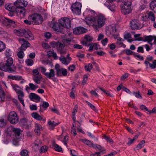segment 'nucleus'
I'll return each mask as SVG.
<instances>
[{"label": "nucleus", "instance_id": "obj_63", "mask_svg": "<svg viewBox=\"0 0 156 156\" xmlns=\"http://www.w3.org/2000/svg\"><path fill=\"white\" fill-rule=\"evenodd\" d=\"M85 68L87 71H90L92 69V64L90 63L88 65L85 66Z\"/></svg>", "mask_w": 156, "mask_h": 156}, {"label": "nucleus", "instance_id": "obj_19", "mask_svg": "<svg viewBox=\"0 0 156 156\" xmlns=\"http://www.w3.org/2000/svg\"><path fill=\"white\" fill-rule=\"evenodd\" d=\"M17 6L16 3L13 4H8L5 5V8L9 11L11 12L15 11Z\"/></svg>", "mask_w": 156, "mask_h": 156}, {"label": "nucleus", "instance_id": "obj_22", "mask_svg": "<svg viewBox=\"0 0 156 156\" xmlns=\"http://www.w3.org/2000/svg\"><path fill=\"white\" fill-rule=\"evenodd\" d=\"M142 17L145 19L148 18L153 21H154L155 20L154 14L153 12H149L145 15H143V16H142Z\"/></svg>", "mask_w": 156, "mask_h": 156}, {"label": "nucleus", "instance_id": "obj_64", "mask_svg": "<svg viewBox=\"0 0 156 156\" xmlns=\"http://www.w3.org/2000/svg\"><path fill=\"white\" fill-rule=\"evenodd\" d=\"M44 36L47 39L50 38L51 36V34L49 32H46L44 33Z\"/></svg>", "mask_w": 156, "mask_h": 156}, {"label": "nucleus", "instance_id": "obj_4", "mask_svg": "<svg viewBox=\"0 0 156 156\" xmlns=\"http://www.w3.org/2000/svg\"><path fill=\"white\" fill-rule=\"evenodd\" d=\"M16 33L17 36H23L25 37L29 40H32L34 39V35L28 29H22L19 30H16Z\"/></svg>", "mask_w": 156, "mask_h": 156}, {"label": "nucleus", "instance_id": "obj_18", "mask_svg": "<svg viewBox=\"0 0 156 156\" xmlns=\"http://www.w3.org/2000/svg\"><path fill=\"white\" fill-rule=\"evenodd\" d=\"M83 15L85 17L89 16H95L97 14L95 13V12L92 10L89 9H87L83 13Z\"/></svg>", "mask_w": 156, "mask_h": 156}, {"label": "nucleus", "instance_id": "obj_58", "mask_svg": "<svg viewBox=\"0 0 156 156\" xmlns=\"http://www.w3.org/2000/svg\"><path fill=\"white\" fill-rule=\"evenodd\" d=\"M5 94L4 92L1 89L0 90V98L2 101H3L5 98Z\"/></svg>", "mask_w": 156, "mask_h": 156}, {"label": "nucleus", "instance_id": "obj_46", "mask_svg": "<svg viewBox=\"0 0 156 156\" xmlns=\"http://www.w3.org/2000/svg\"><path fill=\"white\" fill-rule=\"evenodd\" d=\"M4 54L6 56L9 57L11 56L13 53L10 49L7 48L4 52Z\"/></svg>", "mask_w": 156, "mask_h": 156}, {"label": "nucleus", "instance_id": "obj_25", "mask_svg": "<svg viewBox=\"0 0 156 156\" xmlns=\"http://www.w3.org/2000/svg\"><path fill=\"white\" fill-rule=\"evenodd\" d=\"M67 73L66 69L61 68L57 72L56 74L58 76H66L67 75Z\"/></svg>", "mask_w": 156, "mask_h": 156}, {"label": "nucleus", "instance_id": "obj_44", "mask_svg": "<svg viewBox=\"0 0 156 156\" xmlns=\"http://www.w3.org/2000/svg\"><path fill=\"white\" fill-rule=\"evenodd\" d=\"M154 39V37L153 36H145L144 37V40L143 41H147L149 43H150Z\"/></svg>", "mask_w": 156, "mask_h": 156}, {"label": "nucleus", "instance_id": "obj_54", "mask_svg": "<svg viewBox=\"0 0 156 156\" xmlns=\"http://www.w3.org/2000/svg\"><path fill=\"white\" fill-rule=\"evenodd\" d=\"M39 69L41 71V73L45 76L47 73V69L43 66H40L39 67Z\"/></svg>", "mask_w": 156, "mask_h": 156}, {"label": "nucleus", "instance_id": "obj_7", "mask_svg": "<svg viewBox=\"0 0 156 156\" xmlns=\"http://www.w3.org/2000/svg\"><path fill=\"white\" fill-rule=\"evenodd\" d=\"M58 22L59 25L64 27L67 29L71 27L70 20L67 17L61 18L58 20Z\"/></svg>", "mask_w": 156, "mask_h": 156}, {"label": "nucleus", "instance_id": "obj_53", "mask_svg": "<svg viewBox=\"0 0 156 156\" xmlns=\"http://www.w3.org/2000/svg\"><path fill=\"white\" fill-rule=\"evenodd\" d=\"M5 48V45L3 42L0 41V52L3 51Z\"/></svg>", "mask_w": 156, "mask_h": 156}, {"label": "nucleus", "instance_id": "obj_62", "mask_svg": "<svg viewBox=\"0 0 156 156\" xmlns=\"http://www.w3.org/2000/svg\"><path fill=\"white\" fill-rule=\"evenodd\" d=\"M58 42L52 41L50 43V45L53 48H57Z\"/></svg>", "mask_w": 156, "mask_h": 156}, {"label": "nucleus", "instance_id": "obj_34", "mask_svg": "<svg viewBox=\"0 0 156 156\" xmlns=\"http://www.w3.org/2000/svg\"><path fill=\"white\" fill-rule=\"evenodd\" d=\"M80 141L85 144L87 145L89 147H92L93 144L90 140L86 139H81L80 140Z\"/></svg>", "mask_w": 156, "mask_h": 156}, {"label": "nucleus", "instance_id": "obj_21", "mask_svg": "<svg viewBox=\"0 0 156 156\" xmlns=\"http://www.w3.org/2000/svg\"><path fill=\"white\" fill-rule=\"evenodd\" d=\"M29 97L31 100L36 102H39L41 99L40 97L36 94L31 93L30 94Z\"/></svg>", "mask_w": 156, "mask_h": 156}, {"label": "nucleus", "instance_id": "obj_11", "mask_svg": "<svg viewBox=\"0 0 156 156\" xmlns=\"http://www.w3.org/2000/svg\"><path fill=\"white\" fill-rule=\"evenodd\" d=\"M20 43L21 44L20 48L21 50H25L28 47L30 46V44L25 39L22 38H20L18 39Z\"/></svg>", "mask_w": 156, "mask_h": 156}, {"label": "nucleus", "instance_id": "obj_30", "mask_svg": "<svg viewBox=\"0 0 156 156\" xmlns=\"http://www.w3.org/2000/svg\"><path fill=\"white\" fill-rule=\"evenodd\" d=\"M42 78V77L41 74H40L37 76H33V77L34 81L37 84L40 83Z\"/></svg>", "mask_w": 156, "mask_h": 156}, {"label": "nucleus", "instance_id": "obj_61", "mask_svg": "<svg viewBox=\"0 0 156 156\" xmlns=\"http://www.w3.org/2000/svg\"><path fill=\"white\" fill-rule=\"evenodd\" d=\"M85 39L88 42L91 41H92V37L89 35H86L84 37Z\"/></svg>", "mask_w": 156, "mask_h": 156}, {"label": "nucleus", "instance_id": "obj_1", "mask_svg": "<svg viewBox=\"0 0 156 156\" xmlns=\"http://www.w3.org/2000/svg\"><path fill=\"white\" fill-rule=\"evenodd\" d=\"M16 3L17 5L15 10L18 16L21 18H23L25 16L26 12V10L24 7L27 5L28 3L23 0H17L15 2V4Z\"/></svg>", "mask_w": 156, "mask_h": 156}, {"label": "nucleus", "instance_id": "obj_37", "mask_svg": "<svg viewBox=\"0 0 156 156\" xmlns=\"http://www.w3.org/2000/svg\"><path fill=\"white\" fill-rule=\"evenodd\" d=\"M32 116L37 120H41L43 119L42 116L39 115L36 112H33L31 114Z\"/></svg>", "mask_w": 156, "mask_h": 156}, {"label": "nucleus", "instance_id": "obj_10", "mask_svg": "<svg viewBox=\"0 0 156 156\" xmlns=\"http://www.w3.org/2000/svg\"><path fill=\"white\" fill-rule=\"evenodd\" d=\"M81 4L76 2L72 5L71 9L73 12L76 15H79L81 13Z\"/></svg>", "mask_w": 156, "mask_h": 156}, {"label": "nucleus", "instance_id": "obj_49", "mask_svg": "<svg viewBox=\"0 0 156 156\" xmlns=\"http://www.w3.org/2000/svg\"><path fill=\"white\" fill-rule=\"evenodd\" d=\"M30 87V89L32 90H35L38 87V86L35 85L32 83H30L29 84Z\"/></svg>", "mask_w": 156, "mask_h": 156}, {"label": "nucleus", "instance_id": "obj_31", "mask_svg": "<svg viewBox=\"0 0 156 156\" xmlns=\"http://www.w3.org/2000/svg\"><path fill=\"white\" fill-rule=\"evenodd\" d=\"M35 131L37 135H39L41 133V131L42 129V127L40 124L35 123Z\"/></svg>", "mask_w": 156, "mask_h": 156}, {"label": "nucleus", "instance_id": "obj_40", "mask_svg": "<svg viewBox=\"0 0 156 156\" xmlns=\"http://www.w3.org/2000/svg\"><path fill=\"white\" fill-rule=\"evenodd\" d=\"M92 147L95 149L97 148L98 151H101V152H104L105 151V149L103 147H102L99 145L98 144H93Z\"/></svg>", "mask_w": 156, "mask_h": 156}, {"label": "nucleus", "instance_id": "obj_48", "mask_svg": "<svg viewBox=\"0 0 156 156\" xmlns=\"http://www.w3.org/2000/svg\"><path fill=\"white\" fill-rule=\"evenodd\" d=\"M25 62L26 64L28 66H32L34 63L33 60L28 58L26 60Z\"/></svg>", "mask_w": 156, "mask_h": 156}, {"label": "nucleus", "instance_id": "obj_6", "mask_svg": "<svg viewBox=\"0 0 156 156\" xmlns=\"http://www.w3.org/2000/svg\"><path fill=\"white\" fill-rule=\"evenodd\" d=\"M131 4V3L130 2H125L122 7V13L124 14H128L130 13L132 10Z\"/></svg>", "mask_w": 156, "mask_h": 156}, {"label": "nucleus", "instance_id": "obj_52", "mask_svg": "<svg viewBox=\"0 0 156 156\" xmlns=\"http://www.w3.org/2000/svg\"><path fill=\"white\" fill-rule=\"evenodd\" d=\"M28 152L26 149H23L20 152V154L22 156H27L28 155Z\"/></svg>", "mask_w": 156, "mask_h": 156}, {"label": "nucleus", "instance_id": "obj_36", "mask_svg": "<svg viewBox=\"0 0 156 156\" xmlns=\"http://www.w3.org/2000/svg\"><path fill=\"white\" fill-rule=\"evenodd\" d=\"M12 86L13 89L16 91L17 94L23 92L21 90V88L16 84H12Z\"/></svg>", "mask_w": 156, "mask_h": 156}, {"label": "nucleus", "instance_id": "obj_39", "mask_svg": "<svg viewBox=\"0 0 156 156\" xmlns=\"http://www.w3.org/2000/svg\"><path fill=\"white\" fill-rule=\"evenodd\" d=\"M72 33H69L67 34H64L62 36V38L63 39L66 41H70L72 39V38L71 37Z\"/></svg>", "mask_w": 156, "mask_h": 156}, {"label": "nucleus", "instance_id": "obj_55", "mask_svg": "<svg viewBox=\"0 0 156 156\" xmlns=\"http://www.w3.org/2000/svg\"><path fill=\"white\" fill-rule=\"evenodd\" d=\"M132 94L134 95L135 97H136L137 98H138L140 99H141L142 98V97L140 95V92L139 91L138 92H133L132 93H131V95Z\"/></svg>", "mask_w": 156, "mask_h": 156}, {"label": "nucleus", "instance_id": "obj_35", "mask_svg": "<svg viewBox=\"0 0 156 156\" xmlns=\"http://www.w3.org/2000/svg\"><path fill=\"white\" fill-rule=\"evenodd\" d=\"M13 138L12 140V144L14 145L18 146L19 145L20 141V139L19 136L18 137L16 136H13Z\"/></svg>", "mask_w": 156, "mask_h": 156}, {"label": "nucleus", "instance_id": "obj_12", "mask_svg": "<svg viewBox=\"0 0 156 156\" xmlns=\"http://www.w3.org/2000/svg\"><path fill=\"white\" fill-rule=\"evenodd\" d=\"M7 131L10 132V135L12 133H14L15 135L13 136H19L20 133V130L19 128H13L12 126L9 127L6 129Z\"/></svg>", "mask_w": 156, "mask_h": 156}, {"label": "nucleus", "instance_id": "obj_38", "mask_svg": "<svg viewBox=\"0 0 156 156\" xmlns=\"http://www.w3.org/2000/svg\"><path fill=\"white\" fill-rule=\"evenodd\" d=\"M151 9L156 12V0H152L150 3Z\"/></svg>", "mask_w": 156, "mask_h": 156}, {"label": "nucleus", "instance_id": "obj_51", "mask_svg": "<svg viewBox=\"0 0 156 156\" xmlns=\"http://www.w3.org/2000/svg\"><path fill=\"white\" fill-rule=\"evenodd\" d=\"M124 38L125 39L128 40V41L129 42H131L132 41L131 40L130 38H131V34H126L124 35Z\"/></svg>", "mask_w": 156, "mask_h": 156}, {"label": "nucleus", "instance_id": "obj_57", "mask_svg": "<svg viewBox=\"0 0 156 156\" xmlns=\"http://www.w3.org/2000/svg\"><path fill=\"white\" fill-rule=\"evenodd\" d=\"M134 55V57L138 60H142L144 59L143 57L138 53Z\"/></svg>", "mask_w": 156, "mask_h": 156}, {"label": "nucleus", "instance_id": "obj_33", "mask_svg": "<svg viewBox=\"0 0 156 156\" xmlns=\"http://www.w3.org/2000/svg\"><path fill=\"white\" fill-rule=\"evenodd\" d=\"M30 121L25 118L21 119L20 121V124L22 126H28L30 124Z\"/></svg>", "mask_w": 156, "mask_h": 156}, {"label": "nucleus", "instance_id": "obj_5", "mask_svg": "<svg viewBox=\"0 0 156 156\" xmlns=\"http://www.w3.org/2000/svg\"><path fill=\"white\" fill-rule=\"evenodd\" d=\"M28 19L30 20L33 24H41L42 22V18L41 16L37 13L30 15L28 17Z\"/></svg>", "mask_w": 156, "mask_h": 156}, {"label": "nucleus", "instance_id": "obj_23", "mask_svg": "<svg viewBox=\"0 0 156 156\" xmlns=\"http://www.w3.org/2000/svg\"><path fill=\"white\" fill-rule=\"evenodd\" d=\"M104 5L112 11H114L115 10L116 6L112 3L106 2Z\"/></svg>", "mask_w": 156, "mask_h": 156}, {"label": "nucleus", "instance_id": "obj_20", "mask_svg": "<svg viewBox=\"0 0 156 156\" xmlns=\"http://www.w3.org/2000/svg\"><path fill=\"white\" fill-rule=\"evenodd\" d=\"M86 29L83 27H79L74 28L73 30V33L76 35H79L85 33Z\"/></svg>", "mask_w": 156, "mask_h": 156}, {"label": "nucleus", "instance_id": "obj_32", "mask_svg": "<svg viewBox=\"0 0 156 156\" xmlns=\"http://www.w3.org/2000/svg\"><path fill=\"white\" fill-rule=\"evenodd\" d=\"M17 56L19 58L18 60L20 63H22L23 62L24 60L23 58L24 56V54L23 51H20L17 53Z\"/></svg>", "mask_w": 156, "mask_h": 156}, {"label": "nucleus", "instance_id": "obj_17", "mask_svg": "<svg viewBox=\"0 0 156 156\" xmlns=\"http://www.w3.org/2000/svg\"><path fill=\"white\" fill-rule=\"evenodd\" d=\"M49 26L55 32H58L61 31L60 27L57 23L51 22Z\"/></svg>", "mask_w": 156, "mask_h": 156}, {"label": "nucleus", "instance_id": "obj_13", "mask_svg": "<svg viewBox=\"0 0 156 156\" xmlns=\"http://www.w3.org/2000/svg\"><path fill=\"white\" fill-rule=\"evenodd\" d=\"M89 16L85 17V22L88 25H91L93 27V24L96 23V16Z\"/></svg>", "mask_w": 156, "mask_h": 156}, {"label": "nucleus", "instance_id": "obj_2", "mask_svg": "<svg viewBox=\"0 0 156 156\" xmlns=\"http://www.w3.org/2000/svg\"><path fill=\"white\" fill-rule=\"evenodd\" d=\"M106 18L103 14H99L96 16V23L93 24V27L96 31H98V28L101 27L105 24Z\"/></svg>", "mask_w": 156, "mask_h": 156}, {"label": "nucleus", "instance_id": "obj_9", "mask_svg": "<svg viewBox=\"0 0 156 156\" xmlns=\"http://www.w3.org/2000/svg\"><path fill=\"white\" fill-rule=\"evenodd\" d=\"M130 25L131 29L134 30L140 29L143 27V25L137 20H132L130 23Z\"/></svg>", "mask_w": 156, "mask_h": 156}, {"label": "nucleus", "instance_id": "obj_28", "mask_svg": "<svg viewBox=\"0 0 156 156\" xmlns=\"http://www.w3.org/2000/svg\"><path fill=\"white\" fill-rule=\"evenodd\" d=\"M64 47V45L63 44L58 42L57 48L58 51L61 54H65L66 53V51L63 49Z\"/></svg>", "mask_w": 156, "mask_h": 156}, {"label": "nucleus", "instance_id": "obj_42", "mask_svg": "<svg viewBox=\"0 0 156 156\" xmlns=\"http://www.w3.org/2000/svg\"><path fill=\"white\" fill-rule=\"evenodd\" d=\"M145 145V142L142 140L134 148L135 150H138L143 147Z\"/></svg>", "mask_w": 156, "mask_h": 156}, {"label": "nucleus", "instance_id": "obj_41", "mask_svg": "<svg viewBox=\"0 0 156 156\" xmlns=\"http://www.w3.org/2000/svg\"><path fill=\"white\" fill-rule=\"evenodd\" d=\"M17 94L18 95V99L20 101V102L22 104L23 107H25L24 100L23 99V98L24 96V94L23 92H21Z\"/></svg>", "mask_w": 156, "mask_h": 156}, {"label": "nucleus", "instance_id": "obj_15", "mask_svg": "<svg viewBox=\"0 0 156 156\" xmlns=\"http://www.w3.org/2000/svg\"><path fill=\"white\" fill-rule=\"evenodd\" d=\"M11 137L10 132L7 131L6 130L4 134V137L2 140L3 143L5 144H8L10 141Z\"/></svg>", "mask_w": 156, "mask_h": 156}, {"label": "nucleus", "instance_id": "obj_59", "mask_svg": "<svg viewBox=\"0 0 156 156\" xmlns=\"http://www.w3.org/2000/svg\"><path fill=\"white\" fill-rule=\"evenodd\" d=\"M33 75V76H37L40 74L39 71L37 69H34L32 70Z\"/></svg>", "mask_w": 156, "mask_h": 156}, {"label": "nucleus", "instance_id": "obj_43", "mask_svg": "<svg viewBox=\"0 0 156 156\" xmlns=\"http://www.w3.org/2000/svg\"><path fill=\"white\" fill-rule=\"evenodd\" d=\"M99 48V46L96 43L92 44L90 45L89 50L91 51L93 50H97Z\"/></svg>", "mask_w": 156, "mask_h": 156}, {"label": "nucleus", "instance_id": "obj_45", "mask_svg": "<svg viewBox=\"0 0 156 156\" xmlns=\"http://www.w3.org/2000/svg\"><path fill=\"white\" fill-rule=\"evenodd\" d=\"M52 146L55 150L57 151L60 152L62 151V149L61 147L55 143H53Z\"/></svg>", "mask_w": 156, "mask_h": 156}, {"label": "nucleus", "instance_id": "obj_50", "mask_svg": "<svg viewBox=\"0 0 156 156\" xmlns=\"http://www.w3.org/2000/svg\"><path fill=\"white\" fill-rule=\"evenodd\" d=\"M48 124L50 127H53L58 125L59 123H55L54 121L49 120L48 122Z\"/></svg>", "mask_w": 156, "mask_h": 156}, {"label": "nucleus", "instance_id": "obj_24", "mask_svg": "<svg viewBox=\"0 0 156 156\" xmlns=\"http://www.w3.org/2000/svg\"><path fill=\"white\" fill-rule=\"evenodd\" d=\"M45 76L49 79H51L55 76V72L53 69H50L49 72L46 73Z\"/></svg>", "mask_w": 156, "mask_h": 156}, {"label": "nucleus", "instance_id": "obj_29", "mask_svg": "<svg viewBox=\"0 0 156 156\" xmlns=\"http://www.w3.org/2000/svg\"><path fill=\"white\" fill-rule=\"evenodd\" d=\"M152 62V63L151 64L150 63V62H149L147 61H145L144 63L147 67H148V65H149V67L152 69H153L156 68V60H154Z\"/></svg>", "mask_w": 156, "mask_h": 156}, {"label": "nucleus", "instance_id": "obj_14", "mask_svg": "<svg viewBox=\"0 0 156 156\" xmlns=\"http://www.w3.org/2000/svg\"><path fill=\"white\" fill-rule=\"evenodd\" d=\"M14 23V21L5 17H2L0 18V23L3 26H8L11 24H12Z\"/></svg>", "mask_w": 156, "mask_h": 156}, {"label": "nucleus", "instance_id": "obj_47", "mask_svg": "<svg viewBox=\"0 0 156 156\" xmlns=\"http://www.w3.org/2000/svg\"><path fill=\"white\" fill-rule=\"evenodd\" d=\"M48 55L49 57L52 56L55 58L57 57L56 54L54 51H49L48 52Z\"/></svg>", "mask_w": 156, "mask_h": 156}, {"label": "nucleus", "instance_id": "obj_56", "mask_svg": "<svg viewBox=\"0 0 156 156\" xmlns=\"http://www.w3.org/2000/svg\"><path fill=\"white\" fill-rule=\"evenodd\" d=\"M140 34H136L134 35V37L135 38V40L140 41H143L142 38L140 37Z\"/></svg>", "mask_w": 156, "mask_h": 156}, {"label": "nucleus", "instance_id": "obj_8", "mask_svg": "<svg viewBox=\"0 0 156 156\" xmlns=\"http://www.w3.org/2000/svg\"><path fill=\"white\" fill-rule=\"evenodd\" d=\"M8 120L11 124H15L19 121V118L16 112H11L9 115Z\"/></svg>", "mask_w": 156, "mask_h": 156}, {"label": "nucleus", "instance_id": "obj_26", "mask_svg": "<svg viewBox=\"0 0 156 156\" xmlns=\"http://www.w3.org/2000/svg\"><path fill=\"white\" fill-rule=\"evenodd\" d=\"M71 60L70 57H69L68 60H67L66 58L63 56H61L59 57V60L61 62L65 65H67L69 63L70 61Z\"/></svg>", "mask_w": 156, "mask_h": 156}, {"label": "nucleus", "instance_id": "obj_27", "mask_svg": "<svg viewBox=\"0 0 156 156\" xmlns=\"http://www.w3.org/2000/svg\"><path fill=\"white\" fill-rule=\"evenodd\" d=\"M41 145V142L39 139L35 140L31 145V146L35 151L38 149L39 147Z\"/></svg>", "mask_w": 156, "mask_h": 156}, {"label": "nucleus", "instance_id": "obj_60", "mask_svg": "<svg viewBox=\"0 0 156 156\" xmlns=\"http://www.w3.org/2000/svg\"><path fill=\"white\" fill-rule=\"evenodd\" d=\"M5 125L4 119L2 118H0V127H3Z\"/></svg>", "mask_w": 156, "mask_h": 156}, {"label": "nucleus", "instance_id": "obj_3", "mask_svg": "<svg viewBox=\"0 0 156 156\" xmlns=\"http://www.w3.org/2000/svg\"><path fill=\"white\" fill-rule=\"evenodd\" d=\"M13 63V59L11 57L8 58L6 60L5 64L1 67L2 70L10 73H14L16 72V67H14L13 69L11 67Z\"/></svg>", "mask_w": 156, "mask_h": 156}, {"label": "nucleus", "instance_id": "obj_16", "mask_svg": "<svg viewBox=\"0 0 156 156\" xmlns=\"http://www.w3.org/2000/svg\"><path fill=\"white\" fill-rule=\"evenodd\" d=\"M116 30L115 27L110 26L106 29V34L107 36H110V35L115 34Z\"/></svg>", "mask_w": 156, "mask_h": 156}]
</instances>
